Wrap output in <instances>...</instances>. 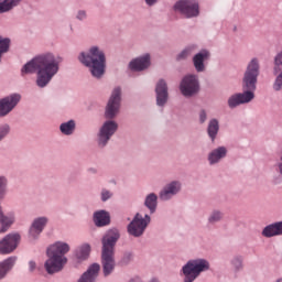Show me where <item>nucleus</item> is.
Returning a JSON list of instances; mask_svg holds the SVG:
<instances>
[{"instance_id":"obj_38","label":"nucleus","mask_w":282,"mask_h":282,"mask_svg":"<svg viewBox=\"0 0 282 282\" xmlns=\"http://www.w3.org/2000/svg\"><path fill=\"white\" fill-rule=\"evenodd\" d=\"M111 197V193H109V191H104L101 193V199L102 202H107V199H109Z\"/></svg>"},{"instance_id":"obj_16","label":"nucleus","mask_w":282,"mask_h":282,"mask_svg":"<svg viewBox=\"0 0 282 282\" xmlns=\"http://www.w3.org/2000/svg\"><path fill=\"white\" fill-rule=\"evenodd\" d=\"M180 188V182H172L161 192L160 198L166 202V199H171L173 195H177Z\"/></svg>"},{"instance_id":"obj_29","label":"nucleus","mask_w":282,"mask_h":282,"mask_svg":"<svg viewBox=\"0 0 282 282\" xmlns=\"http://www.w3.org/2000/svg\"><path fill=\"white\" fill-rule=\"evenodd\" d=\"M89 252H91V247L89 245H83L76 251L77 259L85 260L89 257Z\"/></svg>"},{"instance_id":"obj_28","label":"nucleus","mask_w":282,"mask_h":282,"mask_svg":"<svg viewBox=\"0 0 282 282\" xmlns=\"http://www.w3.org/2000/svg\"><path fill=\"white\" fill-rule=\"evenodd\" d=\"M145 206L151 213H155V208L158 206V196L153 193L148 195L145 198Z\"/></svg>"},{"instance_id":"obj_10","label":"nucleus","mask_w":282,"mask_h":282,"mask_svg":"<svg viewBox=\"0 0 282 282\" xmlns=\"http://www.w3.org/2000/svg\"><path fill=\"white\" fill-rule=\"evenodd\" d=\"M116 131H118V123L116 121H106L99 132V147H106Z\"/></svg>"},{"instance_id":"obj_1","label":"nucleus","mask_w":282,"mask_h":282,"mask_svg":"<svg viewBox=\"0 0 282 282\" xmlns=\"http://www.w3.org/2000/svg\"><path fill=\"white\" fill-rule=\"evenodd\" d=\"M34 72H37V87H47L52 78L58 74V62L56 57L50 53L36 56L21 69L22 76L34 74Z\"/></svg>"},{"instance_id":"obj_18","label":"nucleus","mask_w":282,"mask_h":282,"mask_svg":"<svg viewBox=\"0 0 282 282\" xmlns=\"http://www.w3.org/2000/svg\"><path fill=\"white\" fill-rule=\"evenodd\" d=\"M47 224V218L41 217L33 221L32 227L30 229V235L33 239H36L41 232H43V228Z\"/></svg>"},{"instance_id":"obj_9","label":"nucleus","mask_w":282,"mask_h":282,"mask_svg":"<svg viewBox=\"0 0 282 282\" xmlns=\"http://www.w3.org/2000/svg\"><path fill=\"white\" fill-rule=\"evenodd\" d=\"M197 91H199V82L197 80V76H185L181 83V93L183 96H194Z\"/></svg>"},{"instance_id":"obj_36","label":"nucleus","mask_w":282,"mask_h":282,"mask_svg":"<svg viewBox=\"0 0 282 282\" xmlns=\"http://www.w3.org/2000/svg\"><path fill=\"white\" fill-rule=\"evenodd\" d=\"M10 133V126L9 124H3L0 126V141L2 138H6Z\"/></svg>"},{"instance_id":"obj_42","label":"nucleus","mask_w":282,"mask_h":282,"mask_svg":"<svg viewBox=\"0 0 282 282\" xmlns=\"http://www.w3.org/2000/svg\"><path fill=\"white\" fill-rule=\"evenodd\" d=\"M158 0H145L148 6H153V3H156Z\"/></svg>"},{"instance_id":"obj_15","label":"nucleus","mask_w":282,"mask_h":282,"mask_svg":"<svg viewBox=\"0 0 282 282\" xmlns=\"http://www.w3.org/2000/svg\"><path fill=\"white\" fill-rule=\"evenodd\" d=\"M149 65H151V55L145 54L144 56L130 62V69H132V72H142L147 69Z\"/></svg>"},{"instance_id":"obj_41","label":"nucleus","mask_w":282,"mask_h":282,"mask_svg":"<svg viewBox=\"0 0 282 282\" xmlns=\"http://www.w3.org/2000/svg\"><path fill=\"white\" fill-rule=\"evenodd\" d=\"M85 17H87V13H85V11H79L77 14V19H79V21H83V19H85Z\"/></svg>"},{"instance_id":"obj_27","label":"nucleus","mask_w":282,"mask_h":282,"mask_svg":"<svg viewBox=\"0 0 282 282\" xmlns=\"http://www.w3.org/2000/svg\"><path fill=\"white\" fill-rule=\"evenodd\" d=\"M208 135L214 141L217 137V133L219 132V121L216 119L212 120L208 124Z\"/></svg>"},{"instance_id":"obj_34","label":"nucleus","mask_w":282,"mask_h":282,"mask_svg":"<svg viewBox=\"0 0 282 282\" xmlns=\"http://www.w3.org/2000/svg\"><path fill=\"white\" fill-rule=\"evenodd\" d=\"M274 91H281L282 89V73L275 78L273 84Z\"/></svg>"},{"instance_id":"obj_3","label":"nucleus","mask_w":282,"mask_h":282,"mask_svg":"<svg viewBox=\"0 0 282 282\" xmlns=\"http://www.w3.org/2000/svg\"><path fill=\"white\" fill-rule=\"evenodd\" d=\"M120 239V234L117 229L109 230L102 238L101 263L105 276H109L116 268V260H113V248L116 242Z\"/></svg>"},{"instance_id":"obj_14","label":"nucleus","mask_w":282,"mask_h":282,"mask_svg":"<svg viewBox=\"0 0 282 282\" xmlns=\"http://www.w3.org/2000/svg\"><path fill=\"white\" fill-rule=\"evenodd\" d=\"M155 94L156 105H159V107H164V105H166V101L169 100V86L166 85V82H164V79L158 82L155 87Z\"/></svg>"},{"instance_id":"obj_31","label":"nucleus","mask_w":282,"mask_h":282,"mask_svg":"<svg viewBox=\"0 0 282 282\" xmlns=\"http://www.w3.org/2000/svg\"><path fill=\"white\" fill-rule=\"evenodd\" d=\"M282 69V51L274 58V74H279Z\"/></svg>"},{"instance_id":"obj_4","label":"nucleus","mask_w":282,"mask_h":282,"mask_svg":"<svg viewBox=\"0 0 282 282\" xmlns=\"http://www.w3.org/2000/svg\"><path fill=\"white\" fill-rule=\"evenodd\" d=\"M69 250V245L65 242H55L47 249V257L44 268L48 274H55V272H61L63 265L67 263V254Z\"/></svg>"},{"instance_id":"obj_35","label":"nucleus","mask_w":282,"mask_h":282,"mask_svg":"<svg viewBox=\"0 0 282 282\" xmlns=\"http://www.w3.org/2000/svg\"><path fill=\"white\" fill-rule=\"evenodd\" d=\"M221 214L219 212H213L209 216V224H215L216 221L221 220Z\"/></svg>"},{"instance_id":"obj_12","label":"nucleus","mask_w":282,"mask_h":282,"mask_svg":"<svg viewBox=\"0 0 282 282\" xmlns=\"http://www.w3.org/2000/svg\"><path fill=\"white\" fill-rule=\"evenodd\" d=\"M21 95L14 94L0 100V118H3L19 105Z\"/></svg>"},{"instance_id":"obj_6","label":"nucleus","mask_w":282,"mask_h":282,"mask_svg":"<svg viewBox=\"0 0 282 282\" xmlns=\"http://www.w3.org/2000/svg\"><path fill=\"white\" fill-rule=\"evenodd\" d=\"M210 268L208 261L204 259L189 260L183 267V274L185 276L184 282H193L202 272H206Z\"/></svg>"},{"instance_id":"obj_30","label":"nucleus","mask_w":282,"mask_h":282,"mask_svg":"<svg viewBox=\"0 0 282 282\" xmlns=\"http://www.w3.org/2000/svg\"><path fill=\"white\" fill-rule=\"evenodd\" d=\"M10 50V39L0 36V58L1 54H6Z\"/></svg>"},{"instance_id":"obj_20","label":"nucleus","mask_w":282,"mask_h":282,"mask_svg":"<svg viewBox=\"0 0 282 282\" xmlns=\"http://www.w3.org/2000/svg\"><path fill=\"white\" fill-rule=\"evenodd\" d=\"M279 235H282V221L269 225L262 230L263 237L270 238V237H276Z\"/></svg>"},{"instance_id":"obj_39","label":"nucleus","mask_w":282,"mask_h":282,"mask_svg":"<svg viewBox=\"0 0 282 282\" xmlns=\"http://www.w3.org/2000/svg\"><path fill=\"white\" fill-rule=\"evenodd\" d=\"M29 270H30V272H34V270H36V262L30 261L29 262Z\"/></svg>"},{"instance_id":"obj_8","label":"nucleus","mask_w":282,"mask_h":282,"mask_svg":"<svg viewBox=\"0 0 282 282\" xmlns=\"http://www.w3.org/2000/svg\"><path fill=\"white\" fill-rule=\"evenodd\" d=\"M151 221V217L145 215V219L142 218L140 214H137L133 220L128 226V232L132 235V237H140L147 230V226H149Z\"/></svg>"},{"instance_id":"obj_19","label":"nucleus","mask_w":282,"mask_h":282,"mask_svg":"<svg viewBox=\"0 0 282 282\" xmlns=\"http://www.w3.org/2000/svg\"><path fill=\"white\" fill-rule=\"evenodd\" d=\"M210 57V53L208 51H202L200 53L196 54L193 58L194 67L196 72H204V61H208Z\"/></svg>"},{"instance_id":"obj_37","label":"nucleus","mask_w":282,"mask_h":282,"mask_svg":"<svg viewBox=\"0 0 282 282\" xmlns=\"http://www.w3.org/2000/svg\"><path fill=\"white\" fill-rule=\"evenodd\" d=\"M232 265H235L236 270L241 269V258H235L232 261Z\"/></svg>"},{"instance_id":"obj_26","label":"nucleus","mask_w":282,"mask_h":282,"mask_svg":"<svg viewBox=\"0 0 282 282\" xmlns=\"http://www.w3.org/2000/svg\"><path fill=\"white\" fill-rule=\"evenodd\" d=\"M59 129L64 135H72L76 129V122H74V120H69L68 122L62 123Z\"/></svg>"},{"instance_id":"obj_23","label":"nucleus","mask_w":282,"mask_h":282,"mask_svg":"<svg viewBox=\"0 0 282 282\" xmlns=\"http://www.w3.org/2000/svg\"><path fill=\"white\" fill-rule=\"evenodd\" d=\"M14 263H17V258L14 257H10L3 262H0V279H3V276L8 274L9 270H12Z\"/></svg>"},{"instance_id":"obj_40","label":"nucleus","mask_w":282,"mask_h":282,"mask_svg":"<svg viewBox=\"0 0 282 282\" xmlns=\"http://www.w3.org/2000/svg\"><path fill=\"white\" fill-rule=\"evenodd\" d=\"M199 120L202 123L206 122V111H200L199 113Z\"/></svg>"},{"instance_id":"obj_32","label":"nucleus","mask_w":282,"mask_h":282,"mask_svg":"<svg viewBox=\"0 0 282 282\" xmlns=\"http://www.w3.org/2000/svg\"><path fill=\"white\" fill-rule=\"evenodd\" d=\"M6 186H8V180L4 176H0V199H3L6 195Z\"/></svg>"},{"instance_id":"obj_17","label":"nucleus","mask_w":282,"mask_h":282,"mask_svg":"<svg viewBox=\"0 0 282 282\" xmlns=\"http://www.w3.org/2000/svg\"><path fill=\"white\" fill-rule=\"evenodd\" d=\"M100 272V264L94 263L88 270L82 275L78 282H96V276Z\"/></svg>"},{"instance_id":"obj_2","label":"nucleus","mask_w":282,"mask_h":282,"mask_svg":"<svg viewBox=\"0 0 282 282\" xmlns=\"http://www.w3.org/2000/svg\"><path fill=\"white\" fill-rule=\"evenodd\" d=\"M257 78H259V61L257 58L251 59L245 72L242 78V87L246 90L242 94H237L228 99V105L231 109L238 107V105H246L254 99V90L257 89Z\"/></svg>"},{"instance_id":"obj_25","label":"nucleus","mask_w":282,"mask_h":282,"mask_svg":"<svg viewBox=\"0 0 282 282\" xmlns=\"http://www.w3.org/2000/svg\"><path fill=\"white\" fill-rule=\"evenodd\" d=\"M21 0H4L0 2V14H3L4 12H10L12 8L19 6Z\"/></svg>"},{"instance_id":"obj_21","label":"nucleus","mask_w":282,"mask_h":282,"mask_svg":"<svg viewBox=\"0 0 282 282\" xmlns=\"http://www.w3.org/2000/svg\"><path fill=\"white\" fill-rule=\"evenodd\" d=\"M94 221L96 226L102 227V226H108V224H110L111 221V218L109 217V213L105 210H100L95 213Z\"/></svg>"},{"instance_id":"obj_5","label":"nucleus","mask_w":282,"mask_h":282,"mask_svg":"<svg viewBox=\"0 0 282 282\" xmlns=\"http://www.w3.org/2000/svg\"><path fill=\"white\" fill-rule=\"evenodd\" d=\"M80 63L89 67L90 74L95 78H100L105 74V67L107 65V57H105V52L100 51L98 46H93L89 53L85 55L82 53L79 56Z\"/></svg>"},{"instance_id":"obj_13","label":"nucleus","mask_w":282,"mask_h":282,"mask_svg":"<svg viewBox=\"0 0 282 282\" xmlns=\"http://www.w3.org/2000/svg\"><path fill=\"white\" fill-rule=\"evenodd\" d=\"M120 94H121L120 88H115L112 90L111 97L106 108V118H110V119L116 118V115L120 109Z\"/></svg>"},{"instance_id":"obj_24","label":"nucleus","mask_w":282,"mask_h":282,"mask_svg":"<svg viewBox=\"0 0 282 282\" xmlns=\"http://www.w3.org/2000/svg\"><path fill=\"white\" fill-rule=\"evenodd\" d=\"M0 224H2V227L0 228V234L8 232V228L14 224V217L10 216L7 217L3 215V212L0 207Z\"/></svg>"},{"instance_id":"obj_11","label":"nucleus","mask_w":282,"mask_h":282,"mask_svg":"<svg viewBox=\"0 0 282 282\" xmlns=\"http://www.w3.org/2000/svg\"><path fill=\"white\" fill-rule=\"evenodd\" d=\"M19 241H21V236L18 234L6 236L3 240L0 241V253L10 254V252H14V250H17V246H19Z\"/></svg>"},{"instance_id":"obj_22","label":"nucleus","mask_w":282,"mask_h":282,"mask_svg":"<svg viewBox=\"0 0 282 282\" xmlns=\"http://www.w3.org/2000/svg\"><path fill=\"white\" fill-rule=\"evenodd\" d=\"M226 153H228V151L224 147H220V148L212 151L210 154L208 155L209 163L217 164V162H219V160L224 159Z\"/></svg>"},{"instance_id":"obj_33","label":"nucleus","mask_w":282,"mask_h":282,"mask_svg":"<svg viewBox=\"0 0 282 282\" xmlns=\"http://www.w3.org/2000/svg\"><path fill=\"white\" fill-rule=\"evenodd\" d=\"M193 52L192 47H187L183 50L178 55H177V61H184V58H188Z\"/></svg>"},{"instance_id":"obj_7","label":"nucleus","mask_w":282,"mask_h":282,"mask_svg":"<svg viewBox=\"0 0 282 282\" xmlns=\"http://www.w3.org/2000/svg\"><path fill=\"white\" fill-rule=\"evenodd\" d=\"M174 10L186 19H193V17H199V2L197 0H180L174 4Z\"/></svg>"},{"instance_id":"obj_43","label":"nucleus","mask_w":282,"mask_h":282,"mask_svg":"<svg viewBox=\"0 0 282 282\" xmlns=\"http://www.w3.org/2000/svg\"><path fill=\"white\" fill-rule=\"evenodd\" d=\"M150 282H160L158 279H152Z\"/></svg>"}]
</instances>
